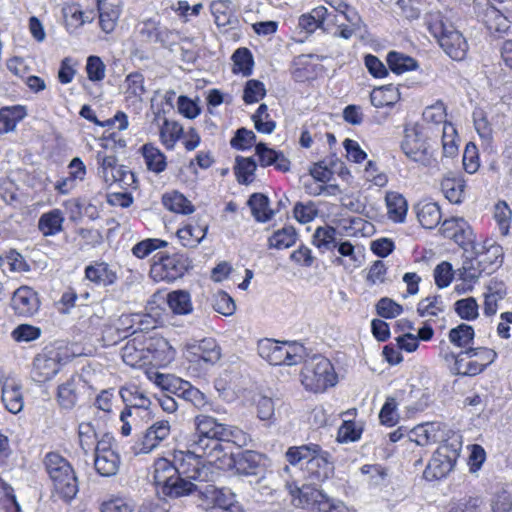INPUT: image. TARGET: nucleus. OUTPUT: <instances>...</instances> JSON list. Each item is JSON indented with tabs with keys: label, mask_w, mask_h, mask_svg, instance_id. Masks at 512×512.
Here are the masks:
<instances>
[{
	"label": "nucleus",
	"mask_w": 512,
	"mask_h": 512,
	"mask_svg": "<svg viewBox=\"0 0 512 512\" xmlns=\"http://www.w3.org/2000/svg\"><path fill=\"white\" fill-rule=\"evenodd\" d=\"M195 424L196 433L188 440L191 446L196 451L206 452L209 464L215 465L218 470H225L231 463V454L225 452L222 445L225 424L205 415L197 416Z\"/></svg>",
	"instance_id": "f257e3e1"
},
{
	"label": "nucleus",
	"mask_w": 512,
	"mask_h": 512,
	"mask_svg": "<svg viewBox=\"0 0 512 512\" xmlns=\"http://www.w3.org/2000/svg\"><path fill=\"white\" fill-rule=\"evenodd\" d=\"M285 459L292 466L305 464L304 474L309 487L322 484L334 474L330 454L314 443L289 447Z\"/></svg>",
	"instance_id": "f03ea898"
},
{
	"label": "nucleus",
	"mask_w": 512,
	"mask_h": 512,
	"mask_svg": "<svg viewBox=\"0 0 512 512\" xmlns=\"http://www.w3.org/2000/svg\"><path fill=\"white\" fill-rule=\"evenodd\" d=\"M174 465H176L177 473L180 477L192 482L213 481L218 470L215 465L208 463V456L204 451H196L191 443L187 442V450H174Z\"/></svg>",
	"instance_id": "7ed1b4c3"
},
{
	"label": "nucleus",
	"mask_w": 512,
	"mask_h": 512,
	"mask_svg": "<svg viewBox=\"0 0 512 512\" xmlns=\"http://www.w3.org/2000/svg\"><path fill=\"white\" fill-rule=\"evenodd\" d=\"M44 463L53 484V492L65 501L72 500L78 493V480L69 461L51 452L46 455Z\"/></svg>",
	"instance_id": "20e7f679"
},
{
	"label": "nucleus",
	"mask_w": 512,
	"mask_h": 512,
	"mask_svg": "<svg viewBox=\"0 0 512 512\" xmlns=\"http://www.w3.org/2000/svg\"><path fill=\"white\" fill-rule=\"evenodd\" d=\"M153 468L154 482L166 496L181 497L197 489L193 482L178 475L176 465H174V452L171 454V458H157Z\"/></svg>",
	"instance_id": "39448f33"
},
{
	"label": "nucleus",
	"mask_w": 512,
	"mask_h": 512,
	"mask_svg": "<svg viewBox=\"0 0 512 512\" xmlns=\"http://www.w3.org/2000/svg\"><path fill=\"white\" fill-rule=\"evenodd\" d=\"M427 26L445 53L454 60L464 59L468 44L462 34L440 13L430 14Z\"/></svg>",
	"instance_id": "423d86ee"
},
{
	"label": "nucleus",
	"mask_w": 512,
	"mask_h": 512,
	"mask_svg": "<svg viewBox=\"0 0 512 512\" xmlns=\"http://www.w3.org/2000/svg\"><path fill=\"white\" fill-rule=\"evenodd\" d=\"M286 488L296 506H313L318 512H352L343 501L331 498L315 487H300L296 482H287Z\"/></svg>",
	"instance_id": "0eeeda50"
},
{
	"label": "nucleus",
	"mask_w": 512,
	"mask_h": 512,
	"mask_svg": "<svg viewBox=\"0 0 512 512\" xmlns=\"http://www.w3.org/2000/svg\"><path fill=\"white\" fill-rule=\"evenodd\" d=\"M259 356L271 365L293 366L302 362L305 348L298 342L262 339L257 346Z\"/></svg>",
	"instance_id": "6e6552de"
},
{
	"label": "nucleus",
	"mask_w": 512,
	"mask_h": 512,
	"mask_svg": "<svg viewBox=\"0 0 512 512\" xmlns=\"http://www.w3.org/2000/svg\"><path fill=\"white\" fill-rule=\"evenodd\" d=\"M68 347L63 344L46 346L33 361V376L37 382H46L58 374L70 360Z\"/></svg>",
	"instance_id": "1a4fd4ad"
},
{
	"label": "nucleus",
	"mask_w": 512,
	"mask_h": 512,
	"mask_svg": "<svg viewBox=\"0 0 512 512\" xmlns=\"http://www.w3.org/2000/svg\"><path fill=\"white\" fill-rule=\"evenodd\" d=\"M336 374L331 362L322 356L313 357L301 371V382L306 390L318 393L336 384Z\"/></svg>",
	"instance_id": "9d476101"
},
{
	"label": "nucleus",
	"mask_w": 512,
	"mask_h": 512,
	"mask_svg": "<svg viewBox=\"0 0 512 512\" xmlns=\"http://www.w3.org/2000/svg\"><path fill=\"white\" fill-rule=\"evenodd\" d=\"M142 318L143 316L140 314H133L123 315L120 319L124 324L132 323L130 328L133 329V337L121 348V358L126 365L133 368H141L148 365L145 332H137V329H141Z\"/></svg>",
	"instance_id": "9b49d317"
},
{
	"label": "nucleus",
	"mask_w": 512,
	"mask_h": 512,
	"mask_svg": "<svg viewBox=\"0 0 512 512\" xmlns=\"http://www.w3.org/2000/svg\"><path fill=\"white\" fill-rule=\"evenodd\" d=\"M120 456L110 434H104L95 446L94 467L103 477L114 476L120 467Z\"/></svg>",
	"instance_id": "f8f14e48"
},
{
	"label": "nucleus",
	"mask_w": 512,
	"mask_h": 512,
	"mask_svg": "<svg viewBox=\"0 0 512 512\" xmlns=\"http://www.w3.org/2000/svg\"><path fill=\"white\" fill-rule=\"evenodd\" d=\"M189 266L188 258L183 255H162L152 264L150 275L155 281L172 282L181 278Z\"/></svg>",
	"instance_id": "ddd939ff"
},
{
	"label": "nucleus",
	"mask_w": 512,
	"mask_h": 512,
	"mask_svg": "<svg viewBox=\"0 0 512 512\" xmlns=\"http://www.w3.org/2000/svg\"><path fill=\"white\" fill-rule=\"evenodd\" d=\"M147 364L154 367H165L175 358L176 350L167 339L156 334L145 332Z\"/></svg>",
	"instance_id": "4468645a"
},
{
	"label": "nucleus",
	"mask_w": 512,
	"mask_h": 512,
	"mask_svg": "<svg viewBox=\"0 0 512 512\" xmlns=\"http://www.w3.org/2000/svg\"><path fill=\"white\" fill-rule=\"evenodd\" d=\"M170 433L171 426L169 421H156L145 430L141 438L136 443V453H150L156 449L162 441L166 440Z\"/></svg>",
	"instance_id": "2eb2a0df"
},
{
	"label": "nucleus",
	"mask_w": 512,
	"mask_h": 512,
	"mask_svg": "<svg viewBox=\"0 0 512 512\" xmlns=\"http://www.w3.org/2000/svg\"><path fill=\"white\" fill-rule=\"evenodd\" d=\"M139 34L142 41L148 44H159L163 48L176 44L175 33L152 19L142 23Z\"/></svg>",
	"instance_id": "dca6fc26"
},
{
	"label": "nucleus",
	"mask_w": 512,
	"mask_h": 512,
	"mask_svg": "<svg viewBox=\"0 0 512 512\" xmlns=\"http://www.w3.org/2000/svg\"><path fill=\"white\" fill-rule=\"evenodd\" d=\"M11 307L18 316H34L40 308V300L37 292L29 286L19 287L13 293Z\"/></svg>",
	"instance_id": "f3484780"
},
{
	"label": "nucleus",
	"mask_w": 512,
	"mask_h": 512,
	"mask_svg": "<svg viewBox=\"0 0 512 512\" xmlns=\"http://www.w3.org/2000/svg\"><path fill=\"white\" fill-rule=\"evenodd\" d=\"M441 233L444 237L453 239L462 248H466L474 243V234L467 223L462 217H452L443 221L441 226Z\"/></svg>",
	"instance_id": "a211bd4d"
},
{
	"label": "nucleus",
	"mask_w": 512,
	"mask_h": 512,
	"mask_svg": "<svg viewBox=\"0 0 512 512\" xmlns=\"http://www.w3.org/2000/svg\"><path fill=\"white\" fill-rule=\"evenodd\" d=\"M266 457L253 450H245L234 457L231 455V463L225 469L234 468L240 475H256L258 470L265 465Z\"/></svg>",
	"instance_id": "6ab92c4d"
},
{
	"label": "nucleus",
	"mask_w": 512,
	"mask_h": 512,
	"mask_svg": "<svg viewBox=\"0 0 512 512\" xmlns=\"http://www.w3.org/2000/svg\"><path fill=\"white\" fill-rule=\"evenodd\" d=\"M99 173L110 186L118 185L120 188H127L135 182L134 174L118 162H102Z\"/></svg>",
	"instance_id": "aec40b11"
},
{
	"label": "nucleus",
	"mask_w": 512,
	"mask_h": 512,
	"mask_svg": "<svg viewBox=\"0 0 512 512\" xmlns=\"http://www.w3.org/2000/svg\"><path fill=\"white\" fill-rule=\"evenodd\" d=\"M478 17L490 33L501 36L511 27V21L496 7L486 3L478 12Z\"/></svg>",
	"instance_id": "412c9836"
},
{
	"label": "nucleus",
	"mask_w": 512,
	"mask_h": 512,
	"mask_svg": "<svg viewBox=\"0 0 512 512\" xmlns=\"http://www.w3.org/2000/svg\"><path fill=\"white\" fill-rule=\"evenodd\" d=\"M401 148L411 160H423L427 155L428 146L421 129L413 127L405 130Z\"/></svg>",
	"instance_id": "4be33fe9"
},
{
	"label": "nucleus",
	"mask_w": 512,
	"mask_h": 512,
	"mask_svg": "<svg viewBox=\"0 0 512 512\" xmlns=\"http://www.w3.org/2000/svg\"><path fill=\"white\" fill-rule=\"evenodd\" d=\"M442 432V423L425 422L411 429L408 433V438L419 446H428L440 441L443 438Z\"/></svg>",
	"instance_id": "5701e85b"
},
{
	"label": "nucleus",
	"mask_w": 512,
	"mask_h": 512,
	"mask_svg": "<svg viewBox=\"0 0 512 512\" xmlns=\"http://www.w3.org/2000/svg\"><path fill=\"white\" fill-rule=\"evenodd\" d=\"M508 287L500 279L492 278L485 285L483 312L486 316H493L498 311V303L507 295Z\"/></svg>",
	"instance_id": "b1692460"
},
{
	"label": "nucleus",
	"mask_w": 512,
	"mask_h": 512,
	"mask_svg": "<svg viewBox=\"0 0 512 512\" xmlns=\"http://www.w3.org/2000/svg\"><path fill=\"white\" fill-rule=\"evenodd\" d=\"M0 390L1 401L7 411L12 414H17L23 410L24 399L22 385L18 381L8 378L5 383L0 386Z\"/></svg>",
	"instance_id": "393cba45"
},
{
	"label": "nucleus",
	"mask_w": 512,
	"mask_h": 512,
	"mask_svg": "<svg viewBox=\"0 0 512 512\" xmlns=\"http://www.w3.org/2000/svg\"><path fill=\"white\" fill-rule=\"evenodd\" d=\"M205 509L215 512H221L231 501L234 496L229 491L218 489L214 485H207L204 490L200 491Z\"/></svg>",
	"instance_id": "a878e982"
},
{
	"label": "nucleus",
	"mask_w": 512,
	"mask_h": 512,
	"mask_svg": "<svg viewBox=\"0 0 512 512\" xmlns=\"http://www.w3.org/2000/svg\"><path fill=\"white\" fill-rule=\"evenodd\" d=\"M85 278L96 285L109 286L115 283L117 274L108 263L95 261L86 266Z\"/></svg>",
	"instance_id": "bb28decb"
},
{
	"label": "nucleus",
	"mask_w": 512,
	"mask_h": 512,
	"mask_svg": "<svg viewBox=\"0 0 512 512\" xmlns=\"http://www.w3.org/2000/svg\"><path fill=\"white\" fill-rule=\"evenodd\" d=\"M80 385L81 378L78 375L71 376L69 379L59 385L57 400L62 408L71 409L76 405Z\"/></svg>",
	"instance_id": "cd10ccee"
},
{
	"label": "nucleus",
	"mask_w": 512,
	"mask_h": 512,
	"mask_svg": "<svg viewBox=\"0 0 512 512\" xmlns=\"http://www.w3.org/2000/svg\"><path fill=\"white\" fill-rule=\"evenodd\" d=\"M207 225L188 222L177 231V238L184 247L194 248L205 238Z\"/></svg>",
	"instance_id": "c85d7f7f"
},
{
	"label": "nucleus",
	"mask_w": 512,
	"mask_h": 512,
	"mask_svg": "<svg viewBox=\"0 0 512 512\" xmlns=\"http://www.w3.org/2000/svg\"><path fill=\"white\" fill-rule=\"evenodd\" d=\"M193 354L209 364H215L221 358V348L214 338H204L189 345Z\"/></svg>",
	"instance_id": "c756f323"
},
{
	"label": "nucleus",
	"mask_w": 512,
	"mask_h": 512,
	"mask_svg": "<svg viewBox=\"0 0 512 512\" xmlns=\"http://www.w3.org/2000/svg\"><path fill=\"white\" fill-rule=\"evenodd\" d=\"M415 211L419 223L426 229L435 228L442 218L440 207L434 202H419L415 206Z\"/></svg>",
	"instance_id": "7c9ffc66"
},
{
	"label": "nucleus",
	"mask_w": 512,
	"mask_h": 512,
	"mask_svg": "<svg viewBox=\"0 0 512 512\" xmlns=\"http://www.w3.org/2000/svg\"><path fill=\"white\" fill-rule=\"evenodd\" d=\"M385 202L388 218L395 223H403L408 212L406 199L400 193L389 191L386 193Z\"/></svg>",
	"instance_id": "2f4dec72"
},
{
	"label": "nucleus",
	"mask_w": 512,
	"mask_h": 512,
	"mask_svg": "<svg viewBox=\"0 0 512 512\" xmlns=\"http://www.w3.org/2000/svg\"><path fill=\"white\" fill-rule=\"evenodd\" d=\"M65 217L60 209L43 213L38 221V229L44 236H54L63 229Z\"/></svg>",
	"instance_id": "473e14b6"
},
{
	"label": "nucleus",
	"mask_w": 512,
	"mask_h": 512,
	"mask_svg": "<svg viewBox=\"0 0 512 512\" xmlns=\"http://www.w3.org/2000/svg\"><path fill=\"white\" fill-rule=\"evenodd\" d=\"M162 202L166 209L174 213L188 215L195 211L192 202L178 191L165 193L162 197Z\"/></svg>",
	"instance_id": "72a5a7b5"
},
{
	"label": "nucleus",
	"mask_w": 512,
	"mask_h": 512,
	"mask_svg": "<svg viewBox=\"0 0 512 512\" xmlns=\"http://www.w3.org/2000/svg\"><path fill=\"white\" fill-rule=\"evenodd\" d=\"M174 387L177 396L192 403L195 407L203 408L207 404L205 394L196 387L192 386L188 381L176 379Z\"/></svg>",
	"instance_id": "f704fd0d"
},
{
	"label": "nucleus",
	"mask_w": 512,
	"mask_h": 512,
	"mask_svg": "<svg viewBox=\"0 0 512 512\" xmlns=\"http://www.w3.org/2000/svg\"><path fill=\"white\" fill-rule=\"evenodd\" d=\"M336 247L340 254V257H336L333 261L336 265L343 266L349 271H353L361 266V258L357 255L354 246L349 241L339 242Z\"/></svg>",
	"instance_id": "c9c22d12"
},
{
	"label": "nucleus",
	"mask_w": 512,
	"mask_h": 512,
	"mask_svg": "<svg viewBox=\"0 0 512 512\" xmlns=\"http://www.w3.org/2000/svg\"><path fill=\"white\" fill-rule=\"evenodd\" d=\"M451 469L452 463L450 459L438 451L429 461L426 469L424 470V476L428 480L440 479L446 476Z\"/></svg>",
	"instance_id": "e433bc0d"
},
{
	"label": "nucleus",
	"mask_w": 512,
	"mask_h": 512,
	"mask_svg": "<svg viewBox=\"0 0 512 512\" xmlns=\"http://www.w3.org/2000/svg\"><path fill=\"white\" fill-rule=\"evenodd\" d=\"M120 396L127 406L125 409H149L151 405L150 398L145 394L144 391L140 390L136 386L122 388L120 390Z\"/></svg>",
	"instance_id": "4c0bfd02"
},
{
	"label": "nucleus",
	"mask_w": 512,
	"mask_h": 512,
	"mask_svg": "<svg viewBox=\"0 0 512 512\" xmlns=\"http://www.w3.org/2000/svg\"><path fill=\"white\" fill-rule=\"evenodd\" d=\"M445 197L453 204L463 201L465 195V182L459 177L446 176L441 182Z\"/></svg>",
	"instance_id": "58836bf2"
},
{
	"label": "nucleus",
	"mask_w": 512,
	"mask_h": 512,
	"mask_svg": "<svg viewBox=\"0 0 512 512\" xmlns=\"http://www.w3.org/2000/svg\"><path fill=\"white\" fill-rule=\"evenodd\" d=\"M26 116L23 106L4 107L0 109V133H8Z\"/></svg>",
	"instance_id": "ea45409f"
},
{
	"label": "nucleus",
	"mask_w": 512,
	"mask_h": 512,
	"mask_svg": "<svg viewBox=\"0 0 512 512\" xmlns=\"http://www.w3.org/2000/svg\"><path fill=\"white\" fill-rule=\"evenodd\" d=\"M445 310V305L440 295H430L421 299L417 304V313L422 318L431 319L437 317Z\"/></svg>",
	"instance_id": "a19ab883"
},
{
	"label": "nucleus",
	"mask_w": 512,
	"mask_h": 512,
	"mask_svg": "<svg viewBox=\"0 0 512 512\" xmlns=\"http://www.w3.org/2000/svg\"><path fill=\"white\" fill-rule=\"evenodd\" d=\"M297 239L296 230L292 226H285L275 231L268 239L270 248L278 250L287 249L293 246Z\"/></svg>",
	"instance_id": "79ce46f5"
},
{
	"label": "nucleus",
	"mask_w": 512,
	"mask_h": 512,
	"mask_svg": "<svg viewBox=\"0 0 512 512\" xmlns=\"http://www.w3.org/2000/svg\"><path fill=\"white\" fill-rule=\"evenodd\" d=\"M248 205L257 221L266 222L271 219L273 212L269 208V200L265 195L253 194L248 200Z\"/></svg>",
	"instance_id": "37998d69"
},
{
	"label": "nucleus",
	"mask_w": 512,
	"mask_h": 512,
	"mask_svg": "<svg viewBox=\"0 0 512 512\" xmlns=\"http://www.w3.org/2000/svg\"><path fill=\"white\" fill-rule=\"evenodd\" d=\"M167 302L170 309L176 314L185 315L192 312L191 296L187 291L177 290L170 292L167 296Z\"/></svg>",
	"instance_id": "c03bdc74"
},
{
	"label": "nucleus",
	"mask_w": 512,
	"mask_h": 512,
	"mask_svg": "<svg viewBox=\"0 0 512 512\" xmlns=\"http://www.w3.org/2000/svg\"><path fill=\"white\" fill-rule=\"evenodd\" d=\"M387 63L390 70L396 74H402L417 68V61L410 56L396 51H391L387 55Z\"/></svg>",
	"instance_id": "a18cd8bd"
},
{
	"label": "nucleus",
	"mask_w": 512,
	"mask_h": 512,
	"mask_svg": "<svg viewBox=\"0 0 512 512\" xmlns=\"http://www.w3.org/2000/svg\"><path fill=\"white\" fill-rule=\"evenodd\" d=\"M474 356L466 354V350L460 352V359L457 366H451V372L456 375L475 376L484 370V365H480L477 360H469Z\"/></svg>",
	"instance_id": "49530a36"
},
{
	"label": "nucleus",
	"mask_w": 512,
	"mask_h": 512,
	"mask_svg": "<svg viewBox=\"0 0 512 512\" xmlns=\"http://www.w3.org/2000/svg\"><path fill=\"white\" fill-rule=\"evenodd\" d=\"M337 243L336 230L333 227H318L313 234V244L322 252L336 248Z\"/></svg>",
	"instance_id": "de8ad7c7"
},
{
	"label": "nucleus",
	"mask_w": 512,
	"mask_h": 512,
	"mask_svg": "<svg viewBox=\"0 0 512 512\" xmlns=\"http://www.w3.org/2000/svg\"><path fill=\"white\" fill-rule=\"evenodd\" d=\"M362 178L370 186L384 187L388 183V175L383 170L378 162H365V167L362 171Z\"/></svg>",
	"instance_id": "09e8293b"
},
{
	"label": "nucleus",
	"mask_w": 512,
	"mask_h": 512,
	"mask_svg": "<svg viewBox=\"0 0 512 512\" xmlns=\"http://www.w3.org/2000/svg\"><path fill=\"white\" fill-rule=\"evenodd\" d=\"M442 147L444 157L455 158L458 155L457 130L452 123H445L442 127Z\"/></svg>",
	"instance_id": "8fccbe9b"
},
{
	"label": "nucleus",
	"mask_w": 512,
	"mask_h": 512,
	"mask_svg": "<svg viewBox=\"0 0 512 512\" xmlns=\"http://www.w3.org/2000/svg\"><path fill=\"white\" fill-rule=\"evenodd\" d=\"M168 242L159 238H147L132 247V254L138 259H145L154 251L167 247Z\"/></svg>",
	"instance_id": "3c124183"
},
{
	"label": "nucleus",
	"mask_w": 512,
	"mask_h": 512,
	"mask_svg": "<svg viewBox=\"0 0 512 512\" xmlns=\"http://www.w3.org/2000/svg\"><path fill=\"white\" fill-rule=\"evenodd\" d=\"M491 512H512V494L504 487L495 490L490 498Z\"/></svg>",
	"instance_id": "603ef678"
},
{
	"label": "nucleus",
	"mask_w": 512,
	"mask_h": 512,
	"mask_svg": "<svg viewBox=\"0 0 512 512\" xmlns=\"http://www.w3.org/2000/svg\"><path fill=\"white\" fill-rule=\"evenodd\" d=\"M78 438L79 444L85 454L93 448L95 449L97 442L100 440L93 425L86 422L79 424Z\"/></svg>",
	"instance_id": "864d4df0"
},
{
	"label": "nucleus",
	"mask_w": 512,
	"mask_h": 512,
	"mask_svg": "<svg viewBox=\"0 0 512 512\" xmlns=\"http://www.w3.org/2000/svg\"><path fill=\"white\" fill-rule=\"evenodd\" d=\"M448 337L452 344L458 347H466L474 339V329L472 326L462 323L457 327L452 328L449 331Z\"/></svg>",
	"instance_id": "5fc2aeb1"
},
{
	"label": "nucleus",
	"mask_w": 512,
	"mask_h": 512,
	"mask_svg": "<svg viewBox=\"0 0 512 512\" xmlns=\"http://www.w3.org/2000/svg\"><path fill=\"white\" fill-rule=\"evenodd\" d=\"M255 129L260 133L270 134L275 130L276 123L271 119L266 104H261L252 116Z\"/></svg>",
	"instance_id": "6e6d98bb"
},
{
	"label": "nucleus",
	"mask_w": 512,
	"mask_h": 512,
	"mask_svg": "<svg viewBox=\"0 0 512 512\" xmlns=\"http://www.w3.org/2000/svg\"><path fill=\"white\" fill-rule=\"evenodd\" d=\"M454 309L461 319L468 321L475 320L479 315V306L474 297L457 300Z\"/></svg>",
	"instance_id": "4d7b16f0"
},
{
	"label": "nucleus",
	"mask_w": 512,
	"mask_h": 512,
	"mask_svg": "<svg viewBox=\"0 0 512 512\" xmlns=\"http://www.w3.org/2000/svg\"><path fill=\"white\" fill-rule=\"evenodd\" d=\"M234 72H240L244 76H249L252 73L253 57L247 48L237 49L233 55Z\"/></svg>",
	"instance_id": "13d9d810"
},
{
	"label": "nucleus",
	"mask_w": 512,
	"mask_h": 512,
	"mask_svg": "<svg viewBox=\"0 0 512 512\" xmlns=\"http://www.w3.org/2000/svg\"><path fill=\"white\" fill-rule=\"evenodd\" d=\"M211 304L217 313L224 316H231L236 310L234 300L224 291L215 293L212 297Z\"/></svg>",
	"instance_id": "bf43d9fd"
},
{
	"label": "nucleus",
	"mask_w": 512,
	"mask_h": 512,
	"mask_svg": "<svg viewBox=\"0 0 512 512\" xmlns=\"http://www.w3.org/2000/svg\"><path fill=\"white\" fill-rule=\"evenodd\" d=\"M362 427L354 421L345 420L338 429L337 440L340 443L355 442L360 439Z\"/></svg>",
	"instance_id": "052dcab7"
},
{
	"label": "nucleus",
	"mask_w": 512,
	"mask_h": 512,
	"mask_svg": "<svg viewBox=\"0 0 512 512\" xmlns=\"http://www.w3.org/2000/svg\"><path fill=\"white\" fill-rule=\"evenodd\" d=\"M232 2L230 0L214 1L211 4V12L214 16L215 24L218 27H225L230 24V10Z\"/></svg>",
	"instance_id": "680f3d73"
},
{
	"label": "nucleus",
	"mask_w": 512,
	"mask_h": 512,
	"mask_svg": "<svg viewBox=\"0 0 512 512\" xmlns=\"http://www.w3.org/2000/svg\"><path fill=\"white\" fill-rule=\"evenodd\" d=\"M85 70L90 81L99 82L105 78L106 65L100 57L91 55L87 58Z\"/></svg>",
	"instance_id": "e2e57ef3"
},
{
	"label": "nucleus",
	"mask_w": 512,
	"mask_h": 512,
	"mask_svg": "<svg viewBox=\"0 0 512 512\" xmlns=\"http://www.w3.org/2000/svg\"><path fill=\"white\" fill-rule=\"evenodd\" d=\"M40 336L41 329L29 324L18 325L11 332V337L16 342H31L38 339Z\"/></svg>",
	"instance_id": "0e129e2a"
},
{
	"label": "nucleus",
	"mask_w": 512,
	"mask_h": 512,
	"mask_svg": "<svg viewBox=\"0 0 512 512\" xmlns=\"http://www.w3.org/2000/svg\"><path fill=\"white\" fill-rule=\"evenodd\" d=\"M376 310L379 316L391 319L399 316L402 313L403 308L391 298L383 297L377 302Z\"/></svg>",
	"instance_id": "69168bd1"
},
{
	"label": "nucleus",
	"mask_w": 512,
	"mask_h": 512,
	"mask_svg": "<svg viewBox=\"0 0 512 512\" xmlns=\"http://www.w3.org/2000/svg\"><path fill=\"white\" fill-rule=\"evenodd\" d=\"M266 94L264 84L259 80L247 81L244 88L243 100L247 104L255 103L261 100Z\"/></svg>",
	"instance_id": "338daca9"
},
{
	"label": "nucleus",
	"mask_w": 512,
	"mask_h": 512,
	"mask_svg": "<svg viewBox=\"0 0 512 512\" xmlns=\"http://www.w3.org/2000/svg\"><path fill=\"white\" fill-rule=\"evenodd\" d=\"M133 509V502L123 497H112L101 505V512H132Z\"/></svg>",
	"instance_id": "774afa93"
}]
</instances>
